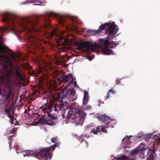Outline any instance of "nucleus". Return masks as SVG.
Here are the masks:
<instances>
[{"label": "nucleus", "instance_id": "f257e3e1", "mask_svg": "<svg viewBox=\"0 0 160 160\" xmlns=\"http://www.w3.org/2000/svg\"><path fill=\"white\" fill-rule=\"evenodd\" d=\"M2 15V21L10 26L18 23L23 27L24 29H28L30 34L27 36L28 40L36 50L38 47L37 42L39 39L35 36V34L45 32L46 29L50 27L49 18L56 16L54 13L48 12L45 15L37 16L35 20H32L29 18H20L17 15L10 13H3Z\"/></svg>", "mask_w": 160, "mask_h": 160}, {"label": "nucleus", "instance_id": "f03ea898", "mask_svg": "<svg viewBox=\"0 0 160 160\" xmlns=\"http://www.w3.org/2000/svg\"><path fill=\"white\" fill-rule=\"evenodd\" d=\"M5 58L4 55H0V92H3L4 95L8 99L12 94L15 84L11 78L16 82L18 79L23 80V78L19 68Z\"/></svg>", "mask_w": 160, "mask_h": 160}, {"label": "nucleus", "instance_id": "7ed1b4c3", "mask_svg": "<svg viewBox=\"0 0 160 160\" xmlns=\"http://www.w3.org/2000/svg\"><path fill=\"white\" fill-rule=\"evenodd\" d=\"M116 26L114 22L112 23H105L101 24L98 30L99 33L105 29L107 27L106 30V33L108 34V38L101 39H99L100 43L91 45L90 42L82 41L77 42L74 43V45L77 47L78 50L85 52H89L91 49H96L97 51L101 50L105 54L109 55L112 53V51L108 48L109 46V40L112 39L115 37V35L117 33Z\"/></svg>", "mask_w": 160, "mask_h": 160}, {"label": "nucleus", "instance_id": "20e7f679", "mask_svg": "<svg viewBox=\"0 0 160 160\" xmlns=\"http://www.w3.org/2000/svg\"><path fill=\"white\" fill-rule=\"evenodd\" d=\"M57 145V143H56L52 146L37 150L34 152V155L40 160H50L52 157V152Z\"/></svg>", "mask_w": 160, "mask_h": 160}, {"label": "nucleus", "instance_id": "39448f33", "mask_svg": "<svg viewBox=\"0 0 160 160\" xmlns=\"http://www.w3.org/2000/svg\"><path fill=\"white\" fill-rule=\"evenodd\" d=\"M65 91L66 92L67 94H64L62 97L61 100L59 102V105H53L51 106V107H52L53 108V110L56 112L58 111V109L60 110L62 108L64 107V104L63 103V102L62 101V100L64 98H68L69 96H70L71 99L70 101L71 102H73L76 100L77 98V97L75 96L76 93L75 90H74L73 88L69 89L68 90H64V92Z\"/></svg>", "mask_w": 160, "mask_h": 160}, {"label": "nucleus", "instance_id": "423d86ee", "mask_svg": "<svg viewBox=\"0 0 160 160\" xmlns=\"http://www.w3.org/2000/svg\"><path fill=\"white\" fill-rule=\"evenodd\" d=\"M74 104V103L73 106L71 105H67L66 106V108L67 109H70V110L72 109V110H74L73 115L74 117L73 118V119L76 121H77L78 123L80 124L84 121L86 114L84 112L83 110H81L80 109L77 110V108L75 107Z\"/></svg>", "mask_w": 160, "mask_h": 160}, {"label": "nucleus", "instance_id": "0eeeda50", "mask_svg": "<svg viewBox=\"0 0 160 160\" xmlns=\"http://www.w3.org/2000/svg\"><path fill=\"white\" fill-rule=\"evenodd\" d=\"M144 144L141 143L139 144L138 148L144 156H147V160H154V155H156L154 153L155 150L144 148Z\"/></svg>", "mask_w": 160, "mask_h": 160}, {"label": "nucleus", "instance_id": "6e6552de", "mask_svg": "<svg viewBox=\"0 0 160 160\" xmlns=\"http://www.w3.org/2000/svg\"><path fill=\"white\" fill-rule=\"evenodd\" d=\"M57 79L58 81L60 83L63 82L65 83L67 82L70 79H71L72 80L69 82L68 86L70 85L73 82L74 80L76 79L75 78H73V76L71 73H69L67 75H64V74H62L61 77H57Z\"/></svg>", "mask_w": 160, "mask_h": 160}, {"label": "nucleus", "instance_id": "1a4fd4ad", "mask_svg": "<svg viewBox=\"0 0 160 160\" xmlns=\"http://www.w3.org/2000/svg\"><path fill=\"white\" fill-rule=\"evenodd\" d=\"M72 24L71 26L70 27V29L75 31H77V28L78 27L76 23L80 24L78 22V18H74L72 19Z\"/></svg>", "mask_w": 160, "mask_h": 160}, {"label": "nucleus", "instance_id": "9d476101", "mask_svg": "<svg viewBox=\"0 0 160 160\" xmlns=\"http://www.w3.org/2000/svg\"><path fill=\"white\" fill-rule=\"evenodd\" d=\"M39 122L43 124H47L49 126H53L55 125V123L51 120H47L45 119L40 120Z\"/></svg>", "mask_w": 160, "mask_h": 160}, {"label": "nucleus", "instance_id": "9b49d317", "mask_svg": "<svg viewBox=\"0 0 160 160\" xmlns=\"http://www.w3.org/2000/svg\"><path fill=\"white\" fill-rule=\"evenodd\" d=\"M98 119L102 122L108 123L110 120L109 117L103 115H99L97 117Z\"/></svg>", "mask_w": 160, "mask_h": 160}, {"label": "nucleus", "instance_id": "f8f14e48", "mask_svg": "<svg viewBox=\"0 0 160 160\" xmlns=\"http://www.w3.org/2000/svg\"><path fill=\"white\" fill-rule=\"evenodd\" d=\"M89 97L88 92L86 91L84 92V95L83 99V104L84 105H86L89 101Z\"/></svg>", "mask_w": 160, "mask_h": 160}, {"label": "nucleus", "instance_id": "ddd939ff", "mask_svg": "<svg viewBox=\"0 0 160 160\" xmlns=\"http://www.w3.org/2000/svg\"><path fill=\"white\" fill-rule=\"evenodd\" d=\"M46 109L47 110L48 109V110H49V112L47 111L46 112V113H47V115L48 116V117L50 118H51L52 115L51 114L50 112L52 111V108H51V105H49L46 109L43 108L42 109V111L45 112H46Z\"/></svg>", "mask_w": 160, "mask_h": 160}, {"label": "nucleus", "instance_id": "4468645a", "mask_svg": "<svg viewBox=\"0 0 160 160\" xmlns=\"http://www.w3.org/2000/svg\"><path fill=\"white\" fill-rule=\"evenodd\" d=\"M86 135H81L79 138V141L81 143H82L84 142L85 143V147H88V142L85 140L83 138V137H85Z\"/></svg>", "mask_w": 160, "mask_h": 160}, {"label": "nucleus", "instance_id": "2eb2a0df", "mask_svg": "<svg viewBox=\"0 0 160 160\" xmlns=\"http://www.w3.org/2000/svg\"><path fill=\"white\" fill-rule=\"evenodd\" d=\"M12 107H9L8 108L5 109V112L8 115V117L11 119L13 118V115L11 114V109Z\"/></svg>", "mask_w": 160, "mask_h": 160}, {"label": "nucleus", "instance_id": "dca6fc26", "mask_svg": "<svg viewBox=\"0 0 160 160\" xmlns=\"http://www.w3.org/2000/svg\"><path fill=\"white\" fill-rule=\"evenodd\" d=\"M65 41L63 37L59 36L58 37V39L57 40V42L60 45H64L65 44Z\"/></svg>", "mask_w": 160, "mask_h": 160}, {"label": "nucleus", "instance_id": "f3484780", "mask_svg": "<svg viewBox=\"0 0 160 160\" xmlns=\"http://www.w3.org/2000/svg\"><path fill=\"white\" fill-rule=\"evenodd\" d=\"M86 32L87 34H89L92 36H93L97 33H99L98 30H95L92 29H88L87 31Z\"/></svg>", "mask_w": 160, "mask_h": 160}, {"label": "nucleus", "instance_id": "a211bd4d", "mask_svg": "<svg viewBox=\"0 0 160 160\" xmlns=\"http://www.w3.org/2000/svg\"><path fill=\"white\" fill-rule=\"evenodd\" d=\"M74 112V110L73 111L72 110H69V112H68L67 115L66 116V119L67 120H69L72 118Z\"/></svg>", "mask_w": 160, "mask_h": 160}, {"label": "nucleus", "instance_id": "6ab92c4d", "mask_svg": "<svg viewBox=\"0 0 160 160\" xmlns=\"http://www.w3.org/2000/svg\"><path fill=\"white\" fill-rule=\"evenodd\" d=\"M127 157L125 155H122L118 158H113V160H127Z\"/></svg>", "mask_w": 160, "mask_h": 160}, {"label": "nucleus", "instance_id": "aec40b11", "mask_svg": "<svg viewBox=\"0 0 160 160\" xmlns=\"http://www.w3.org/2000/svg\"><path fill=\"white\" fill-rule=\"evenodd\" d=\"M115 91L114 90H113V89H110L108 92L107 95V96L105 97V100H106L107 98H109L110 97V94L111 93H112V94H114L115 93Z\"/></svg>", "mask_w": 160, "mask_h": 160}, {"label": "nucleus", "instance_id": "412c9836", "mask_svg": "<svg viewBox=\"0 0 160 160\" xmlns=\"http://www.w3.org/2000/svg\"><path fill=\"white\" fill-rule=\"evenodd\" d=\"M100 127H97L96 128L93 129L92 130L93 133L94 134H97L98 132H101Z\"/></svg>", "mask_w": 160, "mask_h": 160}, {"label": "nucleus", "instance_id": "4be33fe9", "mask_svg": "<svg viewBox=\"0 0 160 160\" xmlns=\"http://www.w3.org/2000/svg\"><path fill=\"white\" fill-rule=\"evenodd\" d=\"M138 152V151L137 150H134L130 152L129 155L131 156H132L137 154Z\"/></svg>", "mask_w": 160, "mask_h": 160}, {"label": "nucleus", "instance_id": "5701e85b", "mask_svg": "<svg viewBox=\"0 0 160 160\" xmlns=\"http://www.w3.org/2000/svg\"><path fill=\"white\" fill-rule=\"evenodd\" d=\"M56 30H53L50 32V35L52 37L54 36H57V34L56 32Z\"/></svg>", "mask_w": 160, "mask_h": 160}, {"label": "nucleus", "instance_id": "b1692460", "mask_svg": "<svg viewBox=\"0 0 160 160\" xmlns=\"http://www.w3.org/2000/svg\"><path fill=\"white\" fill-rule=\"evenodd\" d=\"M8 30V28L7 27H6L4 28H2L0 27V31L2 33L5 32Z\"/></svg>", "mask_w": 160, "mask_h": 160}, {"label": "nucleus", "instance_id": "393cba45", "mask_svg": "<svg viewBox=\"0 0 160 160\" xmlns=\"http://www.w3.org/2000/svg\"><path fill=\"white\" fill-rule=\"evenodd\" d=\"M100 128H101V130L102 132H103L105 133L107 132V130L106 129V128H108L106 126L105 127H103V126H101Z\"/></svg>", "mask_w": 160, "mask_h": 160}, {"label": "nucleus", "instance_id": "a878e982", "mask_svg": "<svg viewBox=\"0 0 160 160\" xmlns=\"http://www.w3.org/2000/svg\"><path fill=\"white\" fill-rule=\"evenodd\" d=\"M132 137L131 136H128L126 137L123 139V141H126L127 142H128L130 140V138Z\"/></svg>", "mask_w": 160, "mask_h": 160}, {"label": "nucleus", "instance_id": "bb28decb", "mask_svg": "<svg viewBox=\"0 0 160 160\" xmlns=\"http://www.w3.org/2000/svg\"><path fill=\"white\" fill-rule=\"evenodd\" d=\"M59 23L62 26H63L65 24V20L62 19H60L59 20Z\"/></svg>", "mask_w": 160, "mask_h": 160}, {"label": "nucleus", "instance_id": "cd10ccee", "mask_svg": "<svg viewBox=\"0 0 160 160\" xmlns=\"http://www.w3.org/2000/svg\"><path fill=\"white\" fill-rule=\"evenodd\" d=\"M13 136V135L11 136L8 138V143L9 144V147H10L11 145V140H12V137Z\"/></svg>", "mask_w": 160, "mask_h": 160}, {"label": "nucleus", "instance_id": "c85d7f7f", "mask_svg": "<svg viewBox=\"0 0 160 160\" xmlns=\"http://www.w3.org/2000/svg\"><path fill=\"white\" fill-rule=\"evenodd\" d=\"M50 140H51V142H52L54 143H55L56 141L57 140V137L55 138H52L51 139H50Z\"/></svg>", "mask_w": 160, "mask_h": 160}, {"label": "nucleus", "instance_id": "c756f323", "mask_svg": "<svg viewBox=\"0 0 160 160\" xmlns=\"http://www.w3.org/2000/svg\"><path fill=\"white\" fill-rule=\"evenodd\" d=\"M51 119H52L53 120H55L58 119V118L57 116H53V115H52V116L51 117Z\"/></svg>", "mask_w": 160, "mask_h": 160}, {"label": "nucleus", "instance_id": "7c9ffc66", "mask_svg": "<svg viewBox=\"0 0 160 160\" xmlns=\"http://www.w3.org/2000/svg\"><path fill=\"white\" fill-rule=\"evenodd\" d=\"M92 107L90 106H87L86 107V109L88 110L90 109Z\"/></svg>", "mask_w": 160, "mask_h": 160}, {"label": "nucleus", "instance_id": "2f4dec72", "mask_svg": "<svg viewBox=\"0 0 160 160\" xmlns=\"http://www.w3.org/2000/svg\"><path fill=\"white\" fill-rule=\"evenodd\" d=\"M50 139H49L48 138L47 139H46V141L47 142H48V143H50L51 142V141L49 142V140H50Z\"/></svg>", "mask_w": 160, "mask_h": 160}, {"label": "nucleus", "instance_id": "473e14b6", "mask_svg": "<svg viewBox=\"0 0 160 160\" xmlns=\"http://www.w3.org/2000/svg\"><path fill=\"white\" fill-rule=\"evenodd\" d=\"M15 132V130L14 129H12L10 131V133H13Z\"/></svg>", "mask_w": 160, "mask_h": 160}, {"label": "nucleus", "instance_id": "72a5a7b5", "mask_svg": "<svg viewBox=\"0 0 160 160\" xmlns=\"http://www.w3.org/2000/svg\"><path fill=\"white\" fill-rule=\"evenodd\" d=\"M157 140L158 143H160V137H158L157 138Z\"/></svg>", "mask_w": 160, "mask_h": 160}, {"label": "nucleus", "instance_id": "f704fd0d", "mask_svg": "<svg viewBox=\"0 0 160 160\" xmlns=\"http://www.w3.org/2000/svg\"><path fill=\"white\" fill-rule=\"evenodd\" d=\"M65 112L63 113L62 114V116L63 117V118H65Z\"/></svg>", "mask_w": 160, "mask_h": 160}, {"label": "nucleus", "instance_id": "c9c22d12", "mask_svg": "<svg viewBox=\"0 0 160 160\" xmlns=\"http://www.w3.org/2000/svg\"><path fill=\"white\" fill-rule=\"evenodd\" d=\"M151 137V135L150 134L147 135V137L148 138H150Z\"/></svg>", "mask_w": 160, "mask_h": 160}, {"label": "nucleus", "instance_id": "e433bc0d", "mask_svg": "<svg viewBox=\"0 0 160 160\" xmlns=\"http://www.w3.org/2000/svg\"><path fill=\"white\" fill-rule=\"evenodd\" d=\"M11 110H12V111H11V113H11V114L13 115L14 113V110H12V109H11Z\"/></svg>", "mask_w": 160, "mask_h": 160}, {"label": "nucleus", "instance_id": "4c0bfd02", "mask_svg": "<svg viewBox=\"0 0 160 160\" xmlns=\"http://www.w3.org/2000/svg\"><path fill=\"white\" fill-rule=\"evenodd\" d=\"M74 84L75 86H76V85H77V83L76 81H75L74 82Z\"/></svg>", "mask_w": 160, "mask_h": 160}, {"label": "nucleus", "instance_id": "58836bf2", "mask_svg": "<svg viewBox=\"0 0 160 160\" xmlns=\"http://www.w3.org/2000/svg\"><path fill=\"white\" fill-rule=\"evenodd\" d=\"M116 81L117 82V84L118 83H119L120 82L119 80H116Z\"/></svg>", "mask_w": 160, "mask_h": 160}, {"label": "nucleus", "instance_id": "ea45409f", "mask_svg": "<svg viewBox=\"0 0 160 160\" xmlns=\"http://www.w3.org/2000/svg\"><path fill=\"white\" fill-rule=\"evenodd\" d=\"M117 45H118V44H117V43H115L114 44V46H117Z\"/></svg>", "mask_w": 160, "mask_h": 160}, {"label": "nucleus", "instance_id": "a19ab883", "mask_svg": "<svg viewBox=\"0 0 160 160\" xmlns=\"http://www.w3.org/2000/svg\"><path fill=\"white\" fill-rule=\"evenodd\" d=\"M35 5H41V4H36Z\"/></svg>", "mask_w": 160, "mask_h": 160}, {"label": "nucleus", "instance_id": "79ce46f5", "mask_svg": "<svg viewBox=\"0 0 160 160\" xmlns=\"http://www.w3.org/2000/svg\"><path fill=\"white\" fill-rule=\"evenodd\" d=\"M62 110H66V108H63V109Z\"/></svg>", "mask_w": 160, "mask_h": 160}]
</instances>
